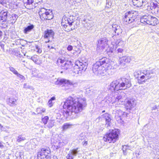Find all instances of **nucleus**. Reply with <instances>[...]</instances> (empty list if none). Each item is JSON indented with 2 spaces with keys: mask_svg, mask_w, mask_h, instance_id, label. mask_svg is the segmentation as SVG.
Returning a JSON list of instances; mask_svg holds the SVG:
<instances>
[{
  "mask_svg": "<svg viewBox=\"0 0 159 159\" xmlns=\"http://www.w3.org/2000/svg\"><path fill=\"white\" fill-rule=\"evenodd\" d=\"M50 42V41H49V40H48V41H47V42H46V43H48V42Z\"/></svg>",
  "mask_w": 159,
  "mask_h": 159,
  "instance_id": "052dcab7",
  "label": "nucleus"
},
{
  "mask_svg": "<svg viewBox=\"0 0 159 159\" xmlns=\"http://www.w3.org/2000/svg\"><path fill=\"white\" fill-rule=\"evenodd\" d=\"M72 125L69 123H65L62 126V128L63 130H65L70 128Z\"/></svg>",
  "mask_w": 159,
  "mask_h": 159,
  "instance_id": "72a5a7b5",
  "label": "nucleus"
},
{
  "mask_svg": "<svg viewBox=\"0 0 159 159\" xmlns=\"http://www.w3.org/2000/svg\"><path fill=\"white\" fill-rule=\"evenodd\" d=\"M138 16V13L136 11H131L126 13L123 18L124 23L127 24L136 21Z\"/></svg>",
  "mask_w": 159,
  "mask_h": 159,
  "instance_id": "39448f33",
  "label": "nucleus"
},
{
  "mask_svg": "<svg viewBox=\"0 0 159 159\" xmlns=\"http://www.w3.org/2000/svg\"><path fill=\"white\" fill-rule=\"evenodd\" d=\"M73 17H70L69 18H67V20H69V22H72V24L73 23H74V21L73 20V19L72 18Z\"/></svg>",
  "mask_w": 159,
  "mask_h": 159,
  "instance_id": "8fccbe9b",
  "label": "nucleus"
},
{
  "mask_svg": "<svg viewBox=\"0 0 159 159\" xmlns=\"http://www.w3.org/2000/svg\"><path fill=\"white\" fill-rule=\"evenodd\" d=\"M123 107H120L118 108L116 111V113L118 114L120 119H121L120 117L122 116H127L128 113L123 111L122 109Z\"/></svg>",
  "mask_w": 159,
  "mask_h": 159,
  "instance_id": "4be33fe9",
  "label": "nucleus"
},
{
  "mask_svg": "<svg viewBox=\"0 0 159 159\" xmlns=\"http://www.w3.org/2000/svg\"><path fill=\"white\" fill-rule=\"evenodd\" d=\"M82 144L84 146H86L88 144V141L86 140V139L84 140V141L82 143Z\"/></svg>",
  "mask_w": 159,
  "mask_h": 159,
  "instance_id": "09e8293b",
  "label": "nucleus"
},
{
  "mask_svg": "<svg viewBox=\"0 0 159 159\" xmlns=\"http://www.w3.org/2000/svg\"><path fill=\"white\" fill-rule=\"evenodd\" d=\"M0 15V18L2 20L4 21H6L7 17V11H2L1 12Z\"/></svg>",
  "mask_w": 159,
  "mask_h": 159,
  "instance_id": "b1692460",
  "label": "nucleus"
},
{
  "mask_svg": "<svg viewBox=\"0 0 159 159\" xmlns=\"http://www.w3.org/2000/svg\"><path fill=\"white\" fill-rule=\"evenodd\" d=\"M119 132L117 130L114 129L110 130L109 133H107L103 138L104 140L110 143H114L117 139Z\"/></svg>",
  "mask_w": 159,
  "mask_h": 159,
  "instance_id": "423d86ee",
  "label": "nucleus"
},
{
  "mask_svg": "<svg viewBox=\"0 0 159 159\" xmlns=\"http://www.w3.org/2000/svg\"><path fill=\"white\" fill-rule=\"evenodd\" d=\"M18 18V16L15 14H12L11 17H10V19L11 20H12V21L11 22L12 23H14L16 21L17 19Z\"/></svg>",
  "mask_w": 159,
  "mask_h": 159,
  "instance_id": "7c9ffc66",
  "label": "nucleus"
},
{
  "mask_svg": "<svg viewBox=\"0 0 159 159\" xmlns=\"http://www.w3.org/2000/svg\"><path fill=\"white\" fill-rule=\"evenodd\" d=\"M111 67L109 59L105 57L100 59L93 64V71L97 75L104 76L108 73V69Z\"/></svg>",
  "mask_w": 159,
  "mask_h": 159,
  "instance_id": "f03ea898",
  "label": "nucleus"
},
{
  "mask_svg": "<svg viewBox=\"0 0 159 159\" xmlns=\"http://www.w3.org/2000/svg\"><path fill=\"white\" fill-rule=\"evenodd\" d=\"M16 156L18 159H24L23 152L22 151L17 152L16 154Z\"/></svg>",
  "mask_w": 159,
  "mask_h": 159,
  "instance_id": "c85d7f7f",
  "label": "nucleus"
},
{
  "mask_svg": "<svg viewBox=\"0 0 159 159\" xmlns=\"http://www.w3.org/2000/svg\"><path fill=\"white\" fill-rule=\"evenodd\" d=\"M108 40L106 37H104L98 40V45L99 47L104 48L108 45Z\"/></svg>",
  "mask_w": 159,
  "mask_h": 159,
  "instance_id": "dca6fc26",
  "label": "nucleus"
},
{
  "mask_svg": "<svg viewBox=\"0 0 159 159\" xmlns=\"http://www.w3.org/2000/svg\"><path fill=\"white\" fill-rule=\"evenodd\" d=\"M22 62H25V61L24 60V61H22Z\"/></svg>",
  "mask_w": 159,
  "mask_h": 159,
  "instance_id": "e2e57ef3",
  "label": "nucleus"
},
{
  "mask_svg": "<svg viewBox=\"0 0 159 159\" xmlns=\"http://www.w3.org/2000/svg\"><path fill=\"white\" fill-rule=\"evenodd\" d=\"M108 99L107 102L108 103H110L111 101L112 103H116V107H118L120 105V104L123 102V99L122 98V96L120 95H118L117 96H113L111 98H108ZM107 101H106L107 102Z\"/></svg>",
  "mask_w": 159,
  "mask_h": 159,
  "instance_id": "9d476101",
  "label": "nucleus"
},
{
  "mask_svg": "<svg viewBox=\"0 0 159 159\" xmlns=\"http://www.w3.org/2000/svg\"><path fill=\"white\" fill-rule=\"evenodd\" d=\"M73 49V47L70 45H69L67 47V49L69 51H71Z\"/></svg>",
  "mask_w": 159,
  "mask_h": 159,
  "instance_id": "de8ad7c7",
  "label": "nucleus"
},
{
  "mask_svg": "<svg viewBox=\"0 0 159 159\" xmlns=\"http://www.w3.org/2000/svg\"><path fill=\"white\" fill-rule=\"evenodd\" d=\"M48 48L49 49H52V48H54V47L52 46H50L49 45H48Z\"/></svg>",
  "mask_w": 159,
  "mask_h": 159,
  "instance_id": "5fc2aeb1",
  "label": "nucleus"
},
{
  "mask_svg": "<svg viewBox=\"0 0 159 159\" xmlns=\"http://www.w3.org/2000/svg\"><path fill=\"white\" fill-rule=\"evenodd\" d=\"M72 22H69L66 17L63 18L62 19L61 25L65 29H66L68 26V25L70 26L72 25Z\"/></svg>",
  "mask_w": 159,
  "mask_h": 159,
  "instance_id": "6ab92c4d",
  "label": "nucleus"
},
{
  "mask_svg": "<svg viewBox=\"0 0 159 159\" xmlns=\"http://www.w3.org/2000/svg\"><path fill=\"white\" fill-rule=\"evenodd\" d=\"M50 152L49 149L42 148L37 154L38 159H48L50 157Z\"/></svg>",
  "mask_w": 159,
  "mask_h": 159,
  "instance_id": "1a4fd4ad",
  "label": "nucleus"
},
{
  "mask_svg": "<svg viewBox=\"0 0 159 159\" xmlns=\"http://www.w3.org/2000/svg\"><path fill=\"white\" fill-rule=\"evenodd\" d=\"M9 70L12 72L14 74L16 75L17 74L18 72L16 69L13 67L10 66L9 67Z\"/></svg>",
  "mask_w": 159,
  "mask_h": 159,
  "instance_id": "4c0bfd02",
  "label": "nucleus"
},
{
  "mask_svg": "<svg viewBox=\"0 0 159 159\" xmlns=\"http://www.w3.org/2000/svg\"><path fill=\"white\" fill-rule=\"evenodd\" d=\"M54 32L52 30H47L44 32V38H48L49 37H52L54 35Z\"/></svg>",
  "mask_w": 159,
  "mask_h": 159,
  "instance_id": "412c9836",
  "label": "nucleus"
},
{
  "mask_svg": "<svg viewBox=\"0 0 159 159\" xmlns=\"http://www.w3.org/2000/svg\"><path fill=\"white\" fill-rule=\"evenodd\" d=\"M16 102V99L12 97L9 98L7 100V103L11 106H13L14 105Z\"/></svg>",
  "mask_w": 159,
  "mask_h": 159,
  "instance_id": "393cba45",
  "label": "nucleus"
},
{
  "mask_svg": "<svg viewBox=\"0 0 159 159\" xmlns=\"http://www.w3.org/2000/svg\"><path fill=\"white\" fill-rule=\"evenodd\" d=\"M105 112V110H104L103 111H102V112L103 113V112Z\"/></svg>",
  "mask_w": 159,
  "mask_h": 159,
  "instance_id": "680f3d73",
  "label": "nucleus"
},
{
  "mask_svg": "<svg viewBox=\"0 0 159 159\" xmlns=\"http://www.w3.org/2000/svg\"><path fill=\"white\" fill-rule=\"evenodd\" d=\"M100 118L105 121L106 125L107 127L110 126L111 125V119L110 115L107 113H105L101 116Z\"/></svg>",
  "mask_w": 159,
  "mask_h": 159,
  "instance_id": "2eb2a0df",
  "label": "nucleus"
},
{
  "mask_svg": "<svg viewBox=\"0 0 159 159\" xmlns=\"http://www.w3.org/2000/svg\"><path fill=\"white\" fill-rule=\"evenodd\" d=\"M30 59L33 61H36V59L35 58V57H31L30 58Z\"/></svg>",
  "mask_w": 159,
  "mask_h": 159,
  "instance_id": "864d4df0",
  "label": "nucleus"
},
{
  "mask_svg": "<svg viewBox=\"0 0 159 159\" xmlns=\"http://www.w3.org/2000/svg\"><path fill=\"white\" fill-rule=\"evenodd\" d=\"M111 5L110 0H107L106 7L109 8Z\"/></svg>",
  "mask_w": 159,
  "mask_h": 159,
  "instance_id": "ea45409f",
  "label": "nucleus"
},
{
  "mask_svg": "<svg viewBox=\"0 0 159 159\" xmlns=\"http://www.w3.org/2000/svg\"><path fill=\"white\" fill-rule=\"evenodd\" d=\"M25 139V138L22 135H20L18 136L17 140V141L18 142H20L22 141H24Z\"/></svg>",
  "mask_w": 159,
  "mask_h": 159,
  "instance_id": "c9c22d12",
  "label": "nucleus"
},
{
  "mask_svg": "<svg viewBox=\"0 0 159 159\" xmlns=\"http://www.w3.org/2000/svg\"><path fill=\"white\" fill-rule=\"evenodd\" d=\"M152 5H153V7L154 8H155L158 6L157 4V3H153Z\"/></svg>",
  "mask_w": 159,
  "mask_h": 159,
  "instance_id": "3c124183",
  "label": "nucleus"
},
{
  "mask_svg": "<svg viewBox=\"0 0 159 159\" xmlns=\"http://www.w3.org/2000/svg\"><path fill=\"white\" fill-rule=\"evenodd\" d=\"M154 70H153L144 71L141 75L137 77L138 83L140 84L145 83L147 80L154 77Z\"/></svg>",
  "mask_w": 159,
  "mask_h": 159,
  "instance_id": "0eeeda50",
  "label": "nucleus"
},
{
  "mask_svg": "<svg viewBox=\"0 0 159 159\" xmlns=\"http://www.w3.org/2000/svg\"><path fill=\"white\" fill-rule=\"evenodd\" d=\"M79 149V148H76L70 149L64 159H73L79 152L80 151Z\"/></svg>",
  "mask_w": 159,
  "mask_h": 159,
  "instance_id": "f8f14e48",
  "label": "nucleus"
},
{
  "mask_svg": "<svg viewBox=\"0 0 159 159\" xmlns=\"http://www.w3.org/2000/svg\"><path fill=\"white\" fill-rule=\"evenodd\" d=\"M30 25L24 28L23 30V32L25 34H28L29 32L31 31L34 27V26L33 24H29Z\"/></svg>",
  "mask_w": 159,
  "mask_h": 159,
  "instance_id": "5701e85b",
  "label": "nucleus"
},
{
  "mask_svg": "<svg viewBox=\"0 0 159 159\" xmlns=\"http://www.w3.org/2000/svg\"><path fill=\"white\" fill-rule=\"evenodd\" d=\"M115 44L117 46H122L124 44V42L120 39H118L116 41Z\"/></svg>",
  "mask_w": 159,
  "mask_h": 159,
  "instance_id": "f704fd0d",
  "label": "nucleus"
},
{
  "mask_svg": "<svg viewBox=\"0 0 159 159\" xmlns=\"http://www.w3.org/2000/svg\"><path fill=\"white\" fill-rule=\"evenodd\" d=\"M82 62H83V61H82Z\"/></svg>",
  "mask_w": 159,
  "mask_h": 159,
  "instance_id": "0e129e2a",
  "label": "nucleus"
},
{
  "mask_svg": "<svg viewBox=\"0 0 159 159\" xmlns=\"http://www.w3.org/2000/svg\"><path fill=\"white\" fill-rule=\"evenodd\" d=\"M3 126L0 124V128H2Z\"/></svg>",
  "mask_w": 159,
  "mask_h": 159,
  "instance_id": "bf43d9fd",
  "label": "nucleus"
},
{
  "mask_svg": "<svg viewBox=\"0 0 159 159\" xmlns=\"http://www.w3.org/2000/svg\"><path fill=\"white\" fill-rule=\"evenodd\" d=\"M131 60V57L129 56H125L120 58L119 64L121 66L125 67L127 64L129 63Z\"/></svg>",
  "mask_w": 159,
  "mask_h": 159,
  "instance_id": "9b49d317",
  "label": "nucleus"
},
{
  "mask_svg": "<svg viewBox=\"0 0 159 159\" xmlns=\"http://www.w3.org/2000/svg\"><path fill=\"white\" fill-rule=\"evenodd\" d=\"M55 121L53 120H50L48 121L47 124L44 126L45 128L51 129L52 128L54 125Z\"/></svg>",
  "mask_w": 159,
  "mask_h": 159,
  "instance_id": "bb28decb",
  "label": "nucleus"
},
{
  "mask_svg": "<svg viewBox=\"0 0 159 159\" xmlns=\"http://www.w3.org/2000/svg\"><path fill=\"white\" fill-rule=\"evenodd\" d=\"M34 2V0H27L26 3L27 5H30L32 4Z\"/></svg>",
  "mask_w": 159,
  "mask_h": 159,
  "instance_id": "c03bdc74",
  "label": "nucleus"
},
{
  "mask_svg": "<svg viewBox=\"0 0 159 159\" xmlns=\"http://www.w3.org/2000/svg\"><path fill=\"white\" fill-rule=\"evenodd\" d=\"M64 109L57 113V119L66 118L69 116L75 118L77 114L81 111L86 106V99L84 98L69 97L66 101L62 103Z\"/></svg>",
  "mask_w": 159,
  "mask_h": 159,
  "instance_id": "f257e3e1",
  "label": "nucleus"
},
{
  "mask_svg": "<svg viewBox=\"0 0 159 159\" xmlns=\"http://www.w3.org/2000/svg\"><path fill=\"white\" fill-rule=\"evenodd\" d=\"M37 111H39L38 113L39 114L42 113L43 112H44L45 111V110L44 108H43L42 110H41V109L40 108H37Z\"/></svg>",
  "mask_w": 159,
  "mask_h": 159,
  "instance_id": "37998d69",
  "label": "nucleus"
},
{
  "mask_svg": "<svg viewBox=\"0 0 159 159\" xmlns=\"http://www.w3.org/2000/svg\"><path fill=\"white\" fill-rule=\"evenodd\" d=\"M39 14L41 19L50 20L53 17L52 10L50 9H46L44 8H41L39 11Z\"/></svg>",
  "mask_w": 159,
  "mask_h": 159,
  "instance_id": "6e6552de",
  "label": "nucleus"
},
{
  "mask_svg": "<svg viewBox=\"0 0 159 159\" xmlns=\"http://www.w3.org/2000/svg\"><path fill=\"white\" fill-rule=\"evenodd\" d=\"M57 64L58 65H60V64H63L64 63V65L65 66L66 65V63L65 61L60 58H59L57 60Z\"/></svg>",
  "mask_w": 159,
  "mask_h": 159,
  "instance_id": "e433bc0d",
  "label": "nucleus"
},
{
  "mask_svg": "<svg viewBox=\"0 0 159 159\" xmlns=\"http://www.w3.org/2000/svg\"><path fill=\"white\" fill-rule=\"evenodd\" d=\"M151 16H143L140 18V22L144 24H149V23L150 22L149 20H151Z\"/></svg>",
  "mask_w": 159,
  "mask_h": 159,
  "instance_id": "a211bd4d",
  "label": "nucleus"
},
{
  "mask_svg": "<svg viewBox=\"0 0 159 159\" xmlns=\"http://www.w3.org/2000/svg\"><path fill=\"white\" fill-rule=\"evenodd\" d=\"M136 104V101L135 99L132 98L127 99L125 104V105L127 110H130L135 107Z\"/></svg>",
  "mask_w": 159,
  "mask_h": 159,
  "instance_id": "ddd939ff",
  "label": "nucleus"
},
{
  "mask_svg": "<svg viewBox=\"0 0 159 159\" xmlns=\"http://www.w3.org/2000/svg\"><path fill=\"white\" fill-rule=\"evenodd\" d=\"M24 88L25 89H32V87L30 86L29 85H27V84L25 83L24 84Z\"/></svg>",
  "mask_w": 159,
  "mask_h": 159,
  "instance_id": "79ce46f5",
  "label": "nucleus"
},
{
  "mask_svg": "<svg viewBox=\"0 0 159 159\" xmlns=\"http://www.w3.org/2000/svg\"><path fill=\"white\" fill-rule=\"evenodd\" d=\"M115 49L114 45L111 44L108 46L107 49L106 50L107 52L108 53V54L110 52L111 53L113 52Z\"/></svg>",
  "mask_w": 159,
  "mask_h": 159,
  "instance_id": "cd10ccee",
  "label": "nucleus"
},
{
  "mask_svg": "<svg viewBox=\"0 0 159 159\" xmlns=\"http://www.w3.org/2000/svg\"><path fill=\"white\" fill-rule=\"evenodd\" d=\"M56 98L55 97H52L48 102V105L50 107H52L53 106V101L55 100Z\"/></svg>",
  "mask_w": 159,
  "mask_h": 159,
  "instance_id": "2f4dec72",
  "label": "nucleus"
},
{
  "mask_svg": "<svg viewBox=\"0 0 159 159\" xmlns=\"http://www.w3.org/2000/svg\"><path fill=\"white\" fill-rule=\"evenodd\" d=\"M157 108V107H155V108H154V109H155V108Z\"/></svg>",
  "mask_w": 159,
  "mask_h": 159,
  "instance_id": "69168bd1",
  "label": "nucleus"
},
{
  "mask_svg": "<svg viewBox=\"0 0 159 159\" xmlns=\"http://www.w3.org/2000/svg\"><path fill=\"white\" fill-rule=\"evenodd\" d=\"M131 86L129 80L122 78L111 82L109 87V89L112 92H115L119 90L125 89L129 88Z\"/></svg>",
  "mask_w": 159,
  "mask_h": 159,
  "instance_id": "7ed1b4c3",
  "label": "nucleus"
},
{
  "mask_svg": "<svg viewBox=\"0 0 159 159\" xmlns=\"http://www.w3.org/2000/svg\"><path fill=\"white\" fill-rule=\"evenodd\" d=\"M63 83L70 85H72L74 84L73 82L64 79H61L60 80H57V81L55 82V84L57 85H61Z\"/></svg>",
  "mask_w": 159,
  "mask_h": 159,
  "instance_id": "f3484780",
  "label": "nucleus"
},
{
  "mask_svg": "<svg viewBox=\"0 0 159 159\" xmlns=\"http://www.w3.org/2000/svg\"><path fill=\"white\" fill-rule=\"evenodd\" d=\"M17 77H19L20 79L22 80H25V77L24 76L22 75L19 74L18 72L17 74L16 75Z\"/></svg>",
  "mask_w": 159,
  "mask_h": 159,
  "instance_id": "a19ab883",
  "label": "nucleus"
},
{
  "mask_svg": "<svg viewBox=\"0 0 159 159\" xmlns=\"http://www.w3.org/2000/svg\"><path fill=\"white\" fill-rule=\"evenodd\" d=\"M75 64L73 70V73H75L74 75L78 74L80 75L85 71L87 68L88 64L86 62H83L80 61H75Z\"/></svg>",
  "mask_w": 159,
  "mask_h": 159,
  "instance_id": "20e7f679",
  "label": "nucleus"
},
{
  "mask_svg": "<svg viewBox=\"0 0 159 159\" xmlns=\"http://www.w3.org/2000/svg\"><path fill=\"white\" fill-rule=\"evenodd\" d=\"M3 147V145L0 142V148H2Z\"/></svg>",
  "mask_w": 159,
  "mask_h": 159,
  "instance_id": "4d7b16f0",
  "label": "nucleus"
},
{
  "mask_svg": "<svg viewBox=\"0 0 159 159\" xmlns=\"http://www.w3.org/2000/svg\"><path fill=\"white\" fill-rule=\"evenodd\" d=\"M150 0H132L134 5L137 7L147 5Z\"/></svg>",
  "mask_w": 159,
  "mask_h": 159,
  "instance_id": "4468645a",
  "label": "nucleus"
},
{
  "mask_svg": "<svg viewBox=\"0 0 159 159\" xmlns=\"http://www.w3.org/2000/svg\"><path fill=\"white\" fill-rule=\"evenodd\" d=\"M118 52L121 53L123 51V49L122 48H119L117 50Z\"/></svg>",
  "mask_w": 159,
  "mask_h": 159,
  "instance_id": "603ef678",
  "label": "nucleus"
},
{
  "mask_svg": "<svg viewBox=\"0 0 159 159\" xmlns=\"http://www.w3.org/2000/svg\"><path fill=\"white\" fill-rule=\"evenodd\" d=\"M129 146L124 145L122 146V150L125 155H126L128 151L129 150Z\"/></svg>",
  "mask_w": 159,
  "mask_h": 159,
  "instance_id": "c756f323",
  "label": "nucleus"
},
{
  "mask_svg": "<svg viewBox=\"0 0 159 159\" xmlns=\"http://www.w3.org/2000/svg\"><path fill=\"white\" fill-rule=\"evenodd\" d=\"M79 138L81 140H85L86 139V137L84 133H81L79 135Z\"/></svg>",
  "mask_w": 159,
  "mask_h": 159,
  "instance_id": "58836bf2",
  "label": "nucleus"
},
{
  "mask_svg": "<svg viewBox=\"0 0 159 159\" xmlns=\"http://www.w3.org/2000/svg\"><path fill=\"white\" fill-rule=\"evenodd\" d=\"M112 30L117 35H119L122 32V30L120 26L116 24L112 25Z\"/></svg>",
  "mask_w": 159,
  "mask_h": 159,
  "instance_id": "aec40b11",
  "label": "nucleus"
},
{
  "mask_svg": "<svg viewBox=\"0 0 159 159\" xmlns=\"http://www.w3.org/2000/svg\"><path fill=\"white\" fill-rule=\"evenodd\" d=\"M3 1L4 0H0V4H2L4 2Z\"/></svg>",
  "mask_w": 159,
  "mask_h": 159,
  "instance_id": "6e6d98bb",
  "label": "nucleus"
},
{
  "mask_svg": "<svg viewBox=\"0 0 159 159\" xmlns=\"http://www.w3.org/2000/svg\"><path fill=\"white\" fill-rule=\"evenodd\" d=\"M142 72H141L140 71H138L137 72H135L134 73V75H137V76H139L140 75H141L142 74Z\"/></svg>",
  "mask_w": 159,
  "mask_h": 159,
  "instance_id": "49530a36",
  "label": "nucleus"
},
{
  "mask_svg": "<svg viewBox=\"0 0 159 159\" xmlns=\"http://www.w3.org/2000/svg\"><path fill=\"white\" fill-rule=\"evenodd\" d=\"M2 32L0 31V37L2 36Z\"/></svg>",
  "mask_w": 159,
  "mask_h": 159,
  "instance_id": "13d9d810",
  "label": "nucleus"
},
{
  "mask_svg": "<svg viewBox=\"0 0 159 159\" xmlns=\"http://www.w3.org/2000/svg\"><path fill=\"white\" fill-rule=\"evenodd\" d=\"M151 20H149V25L154 26L157 25L158 23V20L157 18L151 16Z\"/></svg>",
  "mask_w": 159,
  "mask_h": 159,
  "instance_id": "a878e982",
  "label": "nucleus"
},
{
  "mask_svg": "<svg viewBox=\"0 0 159 159\" xmlns=\"http://www.w3.org/2000/svg\"><path fill=\"white\" fill-rule=\"evenodd\" d=\"M36 49L37 50V53H40L42 52V50L40 49L39 47H38V46H36Z\"/></svg>",
  "mask_w": 159,
  "mask_h": 159,
  "instance_id": "a18cd8bd",
  "label": "nucleus"
},
{
  "mask_svg": "<svg viewBox=\"0 0 159 159\" xmlns=\"http://www.w3.org/2000/svg\"><path fill=\"white\" fill-rule=\"evenodd\" d=\"M49 117L48 116H44L43 118H42V121L45 125L47 124L49 121Z\"/></svg>",
  "mask_w": 159,
  "mask_h": 159,
  "instance_id": "473e14b6",
  "label": "nucleus"
}]
</instances>
